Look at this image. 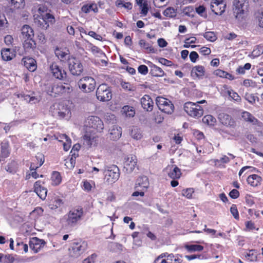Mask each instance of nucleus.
I'll return each instance as SVG.
<instances>
[{"mask_svg": "<svg viewBox=\"0 0 263 263\" xmlns=\"http://www.w3.org/2000/svg\"><path fill=\"white\" fill-rule=\"evenodd\" d=\"M233 13L236 18L241 20L247 16L249 11V2L247 0H235Z\"/></svg>", "mask_w": 263, "mask_h": 263, "instance_id": "20e7f679", "label": "nucleus"}, {"mask_svg": "<svg viewBox=\"0 0 263 263\" xmlns=\"http://www.w3.org/2000/svg\"><path fill=\"white\" fill-rule=\"evenodd\" d=\"M136 2L140 7V13L143 16H146L147 14L148 11V4L147 2H143V0H136Z\"/></svg>", "mask_w": 263, "mask_h": 263, "instance_id": "58836bf2", "label": "nucleus"}, {"mask_svg": "<svg viewBox=\"0 0 263 263\" xmlns=\"http://www.w3.org/2000/svg\"><path fill=\"white\" fill-rule=\"evenodd\" d=\"M213 74L217 77L228 79L229 80H233L235 79V77L232 74L224 71L223 70L217 69L214 71Z\"/></svg>", "mask_w": 263, "mask_h": 263, "instance_id": "c9c22d12", "label": "nucleus"}, {"mask_svg": "<svg viewBox=\"0 0 263 263\" xmlns=\"http://www.w3.org/2000/svg\"><path fill=\"white\" fill-rule=\"evenodd\" d=\"M50 69L53 76L58 79L63 80L66 77V71L55 62L50 65Z\"/></svg>", "mask_w": 263, "mask_h": 263, "instance_id": "f3484780", "label": "nucleus"}, {"mask_svg": "<svg viewBox=\"0 0 263 263\" xmlns=\"http://www.w3.org/2000/svg\"><path fill=\"white\" fill-rule=\"evenodd\" d=\"M79 88L85 92L92 91L96 87V81L91 77H85L81 78L78 83Z\"/></svg>", "mask_w": 263, "mask_h": 263, "instance_id": "f8f14e48", "label": "nucleus"}, {"mask_svg": "<svg viewBox=\"0 0 263 263\" xmlns=\"http://www.w3.org/2000/svg\"><path fill=\"white\" fill-rule=\"evenodd\" d=\"M247 181L251 186L256 187L261 184L262 178L258 175L253 174L248 176Z\"/></svg>", "mask_w": 263, "mask_h": 263, "instance_id": "7c9ffc66", "label": "nucleus"}, {"mask_svg": "<svg viewBox=\"0 0 263 263\" xmlns=\"http://www.w3.org/2000/svg\"><path fill=\"white\" fill-rule=\"evenodd\" d=\"M84 144L89 146H96L98 143L99 137L95 135V133L91 134L87 130L83 136Z\"/></svg>", "mask_w": 263, "mask_h": 263, "instance_id": "a211bd4d", "label": "nucleus"}, {"mask_svg": "<svg viewBox=\"0 0 263 263\" xmlns=\"http://www.w3.org/2000/svg\"><path fill=\"white\" fill-rule=\"evenodd\" d=\"M245 98L249 103L251 104H253L255 103L256 98L258 99L254 94H250L248 92L245 93Z\"/></svg>", "mask_w": 263, "mask_h": 263, "instance_id": "6e6d98bb", "label": "nucleus"}, {"mask_svg": "<svg viewBox=\"0 0 263 263\" xmlns=\"http://www.w3.org/2000/svg\"><path fill=\"white\" fill-rule=\"evenodd\" d=\"M140 102L144 110L147 111H151L153 110L154 102L149 95H144L141 99Z\"/></svg>", "mask_w": 263, "mask_h": 263, "instance_id": "b1692460", "label": "nucleus"}, {"mask_svg": "<svg viewBox=\"0 0 263 263\" xmlns=\"http://www.w3.org/2000/svg\"><path fill=\"white\" fill-rule=\"evenodd\" d=\"M83 214V209L81 206L72 208L65 216L67 224L70 227L75 226L81 220Z\"/></svg>", "mask_w": 263, "mask_h": 263, "instance_id": "f03ea898", "label": "nucleus"}, {"mask_svg": "<svg viewBox=\"0 0 263 263\" xmlns=\"http://www.w3.org/2000/svg\"><path fill=\"white\" fill-rule=\"evenodd\" d=\"M246 138L251 143H254L257 142V138L250 132H247L245 134Z\"/></svg>", "mask_w": 263, "mask_h": 263, "instance_id": "680f3d73", "label": "nucleus"}, {"mask_svg": "<svg viewBox=\"0 0 263 263\" xmlns=\"http://www.w3.org/2000/svg\"><path fill=\"white\" fill-rule=\"evenodd\" d=\"M263 53V47L258 45L252 51L251 56L253 58H256L261 55Z\"/></svg>", "mask_w": 263, "mask_h": 263, "instance_id": "09e8293b", "label": "nucleus"}, {"mask_svg": "<svg viewBox=\"0 0 263 263\" xmlns=\"http://www.w3.org/2000/svg\"><path fill=\"white\" fill-rule=\"evenodd\" d=\"M153 120L156 123H161L163 121L164 117L160 112H154L153 114Z\"/></svg>", "mask_w": 263, "mask_h": 263, "instance_id": "5fc2aeb1", "label": "nucleus"}, {"mask_svg": "<svg viewBox=\"0 0 263 263\" xmlns=\"http://www.w3.org/2000/svg\"><path fill=\"white\" fill-rule=\"evenodd\" d=\"M97 99L102 102L110 100L112 98V91L111 88L106 84H101L97 88L96 91Z\"/></svg>", "mask_w": 263, "mask_h": 263, "instance_id": "9b49d317", "label": "nucleus"}, {"mask_svg": "<svg viewBox=\"0 0 263 263\" xmlns=\"http://www.w3.org/2000/svg\"><path fill=\"white\" fill-rule=\"evenodd\" d=\"M62 106V105L60 103L56 102L50 106L49 111L51 112L52 116H58L61 118H64L65 116V114L61 111L60 107Z\"/></svg>", "mask_w": 263, "mask_h": 263, "instance_id": "c85d7f7f", "label": "nucleus"}, {"mask_svg": "<svg viewBox=\"0 0 263 263\" xmlns=\"http://www.w3.org/2000/svg\"><path fill=\"white\" fill-rule=\"evenodd\" d=\"M241 118L243 121L252 124V125H257L259 122L257 119L247 111H242L241 112Z\"/></svg>", "mask_w": 263, "mask_h": 263, "instance_id": "cd10ccee", "label": "nucleus"}, {"mask_svg": "<svg viewBox=\"0 0 263 263\" xmlns=\"http://www.w3.org/2000/svg\"><path fill=\"white\" fill-rule=\"evenodd\" d=\"M205 68L201 65H197L193 67L191 71L192 77L202 78L205 74Z\"/></svg>", "mask_w": 263, "mask_h": 263, "instance_id": "c756f323", "label": "nucleus"}, {"mask_svg": "<svg viewBox=\"0 0 263 263\" xmlns=\"http://www.w3.org/2000/svg\"><path fill=\"white\" fill-rule=\"evenodd\" d=\"M72 91V87L68 83H53L47 88V93L51 96H57L69 93Z\"/></svg>", "mask_w": 263, "mask_h": 263, "instance_id": "f257e3e1", "label": "nucleus"}, {"mask_svg": "<svg viewBox=\"0 0 263 263\" xmlns=\"http://www.w3.org/2000/svg\"><path fill=\"white\" fill-rule=\"evenodd\" d=\"M45 244L46 242L43 239H40L36 237L32 238L29 241L30 248L34 253L38 252Z\"/></svg>", "mask_w": 263, "mask_h": 263, "instance_id": "aec40b11", "label": "nucleus"}, {"mask_svg": "<svg viewBox=\"0 0 263 263\" xmlns=\"http://www.w3.org/2000/svg\"><path fill=\"white\" fill-rule=\"evenodd\" d=\"M51 179L52 180V184L54 185H58L60 184L62 181V177L60 173L57 171L52 172Z\"/></svg>", "mask_w": 263, "mask_h": 263, "instance_id": "a19ab883", "label": "nucleus"}, {"mask_svg": "<svg viewBox=\"0 0 263 263\" xmlns=\"http://www.w3.org/2000/svg\"><path fill=\"white\" fill-rule=\"evenodd\" d=\"M251 67V65L250 63H247L245 64L243 66H239L236 69V71L237 73L243 74L246 72V70H248L250 69Z\"/></svg>", "mask_w": 263, "mask_h": 263, "instance_id": "8fccbe9b", "label": "nucleus"}, {"mask_svg": "<svg viewBox=\"0 0 263 263\" xmlns=\"http://www.w3.org/2000/svg\"><path fill=\"white\" fill-rule=\"evenodd\" d=\"M43 184L44 182L38 180L34 183L33 186L34 192L42 200L45 199L47 193V190L43 186Z\"/></svg>", "mask_w": 263, "mask_h": 263, "instance_id": "6ab92c4d", "label": "nucleus"}, {"mask_svg": "<svg viewBox=\"0 0 263 263\" xmlns=\"http://www.w3.org/2000/svg\"><path fill=\"white\" fill-rule=\"evenodd\" d=\"M194 193V190L193 188H187L182 191V195L188 199H191L193 197V194Z\"/></svg>", "mask_w": 263, "mask_h": 263, "instance_id": "4d7b16f0", "label": "nucleus"}, {"mask_svg": "<svg viewBox=\"0 0 263 263\" xmlns=\"http://www.w3.org/2000/svg\"><path fill=\"white\" fill-rule=\"evenodd\" d=\"M34 20L37 27L43 29H47L50 25L53 24L55 22L54 16L48 13L44 15H37Z\"/></svg>", "mask_w": 263, "mask_h": 263, "instance_id": "1a4fd4ad", "label": "nucleus"}, {"mask_svg": "<svg viewBox=\"0 0 263 263\" xmlns=\"http://www.w3.org/2000/svg\"><path fill=\"white\" fill-rule=\"evenodd\" d=\"M18 168L17 162L14 160H12L5 166V170L11 174H14L17 172Z\"/></svg>", "mask_w": 263, "mask_h": 263, "instance_id": "72a5a7b5", "label": "nucleus"}, {"mask_svg": "<svg viewBox=\"0 0 263 263\" xmlns=\"http://www.w3.org/2000/svg\"><path fill=\"white\" fill-rule=\"evenodd\" d=\"M203 37L208 41L214 42L217 39V36L213 31H208L204 33Z\"/></svg>", "mask_w": 263, "mask_h": 263, "instance_id": "603ef678", "label": "nucleus"}, {"mask_svg": "<svg viewBox=\"0 0 263 263\" xmlns=\"http://www.w3.org/2000/svg\"><path fill=\"white\" fill-rule=\"evenodd\" d=\"M34 20L37 27L43 29H47L50 25L53 24L55 22L54 16L48 13L44 15H37Z\"/></svg>", "mask_w": 263, "mask_h": 263, "instance_id": "9d476101", "label": "nucleus"}, {"mask_svg": "<svg viewBox=\"0 0 263 263\" xmlns=\"http://www.w3.org/2000/svg\"><path fill=\"white\" fill-rule=\"evenodd\" d=\"M97 257V255L95 253L91 254L87 258H85L83 261V263H94Z\"/></svg>", "mask_w": 263, "mask_h": 263, "instance_id": "e2e57ef3", "label": "nucleus"}, {"mask_svg": "<svg viewBox=\"0 0 263 263\" xmlns=\"http://www.w3.org/2000/svg\"><path fill=\"white\" fill-rule=\"evenodd\" d=\"M156 103L159 109L166 114L171 115L174 111V105L168 99L160 96L157 97Z\"/></svg>", "mask_w": 263, "mask_h": 263, "instance_id": "0eeeda50", "label": "nucleus"}, {"mask_svg": "<svg viewBox=\"0 0 263 263\" xmlns=\"http://www.w3.org/2000/svg\"><path fill=\"white\" fill-rule=\"evenodd\" d=\"M23 47L25 52L31 53L36 48V43L34 38H28L22 40Z\"/></svg>", "mask_w": 263, "mask_h": 263, "instance_id": "4be33fe9", "label": "nucleus"}, {"mask_svg": "<svg viewBox=\"0 0 263 263\" xmlns=\"http://www.w3.org/2000/svg\"><path fill=\"white\" fill-rule=\"evenodd\" d=\"M202 120L203 123L210 126H214L216 122L215 118L211 115L204 116Z\"/></svg>", "mask_w": 263, "mask_h": 263, "instance_id": "c03bdc74", "label": "nucleus"}, {"mask_svg": "<svg viewBox=\"0 0 263 263\" xmlns=\"http://www.w3.org/2000/svg\"><path fill=\"white\" fill-rule=\"evenodd\" d=\"M196 12L201 16L206 17L207 14L205 8L203 6H199L196 8Z\"/></svg>", "mask_w": 263, "mask_h": 263, "instance_id": "bf43d9fd", "label": "nucleus"}, {"mask_svg": "<svg viewBox=\"0 0 263 263\" xmlns=\"http://www.w3.org/2000/svg\"><path fill=\"white\" fill-rule=\"evenodd\" d=\"M21 40L28 39V38H34V33L33 29L28 25H24L21 28Z\"/></svg>", "mask_w": 263, "mask_h": 263, "instance_id": "bb28decb", "label": "nucleus"}, {"mask_svg": "<svg viewBox=\"0 0 263 263\" xmlns=\"http://www.w3.org/2000/svg\"><path fill=\"white\" fill-rule=\"evenodd\" d=\"M63 145V149L65 151H68L71 147V140L70 138L66 140L62 143Z\"/></svg>", "mask_w": 263, "mask_h": 263, "instance_id": "69168bd1", "label": "nucleus"}, {"mask_svg": "<svg viewBox=\"0 0 263 263\" xmlns=\"http://www.w3.org/2000/svg\"><path fill=\"white\" fill-rule=\"evenodd\" d=\"M164 16L167 17L172 18L174 17L177 15V10L173 7L167 8L163 12Z\"/></svg>", "mask_w": 263, "mask_h": 263, "instance_id": "a18cd8bd", "label": "nucleus"}, {"mask_svg": "<svg viewBox=\"0 0 263 263\" xmlns=\"http://www.w3.org/2000/svg\"><path fill=\"white\" fill-rule=\"evenodd\" d=\"M181 170L176 165H172L167 173L168 176L172 179H178L181 176Z\"/></svg>", "mask_w": 263, "mask_h": 263, "instance_id": "2f4dec72", "label": "nucleus"}, {"mask_svg": "<svg viewBox=\"0 0 263 263\" xmlns=\"http://www.w3.org/2000/svg\"><path fill=\"white\" fill-rule=\"evenodd\" d=\"M9 4L14 9H20L25 6L24 0H9Z\"/></svg>", "mask_w": 263, "mask_h": 263, "instance_id": "49530a36", "label": "nucleus"}, {"mask_svg": "<svg viewBox=\"0 0 263 263\" xmlns=\"http://www.w3.org/2000/svg\"><path fill=\"white\" fill-rule=\"evenodd\" d=\"M139 45L141 47L146 50L149 52H154L155 49L153 47L152 45L147 42L145 40L141 39L139 41Z\"/></svg>", "mask_w": 263, "mask_h": 263, "instance_id": "79ce46f5", "label": "nucleus"}, {"mask_svg": "<svg viewBox=\"0 0 263 263\" xmlns=\"http://www.w3.org/2000/svg\"><path fill=\"white\" fill-rule=\"evenodd\" d=\"M68 65L70 73L74 76H79L83 71V66L80 61L75 57H71L68 59Z\"/></svg>", "mask_w": 263, "mask_h": 263, "instance_id": "ddd939ff", "label": "nucleus"}, {"mask_svg": "<svg viewBox=\"0 0 263 263\" xmlns=\"http://www.w3.org/2000/svg\"><path fill=\"white\" fill-rule=\"evenodd\" d=\"M149 186V179L145 176H141L139 177L135 182L134 189L136 191L134 192L132 194V197H143L145 192L147 191Z\"/></svg>", "mask_w": 263, "mask_h": 263, "instance_id": "7ed1b4c3", "label": "nucleus"}, {"mask_svg": "<svg viewBox=\"0 0 263 263\" xmlns=\"http://www.w3.org/2000/svg\"><path fill=\"white\" fill-rule=\"evenodd\" d=\"M54 51L56 57L62 62L68 61L71 58L69 51L66 48L56 47Z\"/></svg>", "mask_w": 263, "mask_h": 263, "instance_id": "5701e85b", "label": "nucleus"}, {"mask_svg": "<svg viewBox=\"0 0 263 263\" xmlns=\"http://www.w3.org/2000/svg\"><path fill=\"white\" fill-rule=\"evenodd\" d=\"M218 119L221 124L226 126L234 127L236 126V122L229 115L221 112L218 115Z\"/></svg>", "mask_w": 263, "mask_h": 263, "instance_id": "412c9836", "label": "nucleus"}, {"mask_svg": "<svg viewBox=\"0 0 263 263\" xmlns=\"http://www.w3.org/2000/svg\"><path fill=\"white\" fill-rule=\"evenodd\" d=\"M123 114L127 117H133L135 115V110L133 107L129 105H125L122 107Z\"/></svg>", "mask_w": 263, "mask_h": 263, "instance_id": "ea45409f", "label": "nucleus"}, {"mask_svg": "<svg viewBox=\"0 0 263 263\" xmlns=\"http://www.w3.org/2000/svg\"><path fill=\"white\" fill-rule=\"evenodd\" d=\"M137 158L135 155H127L124 159L123 169L127 173H130L137 166Z\"/></svg>", "mask_w": 263, "mask_h": 263, "instance_id": "4468645a", "label": "nucleus"}, {"mask_svg": "<svg viewBox=\"0 0 263 263\" xmlns=\"http://www.w3.org/2000/svg\"><path fill=\"white\" fill-rule=\"evenodd\" d=\"M167 253H162L159 255L155 260V263H171L168 262L167 259L164 258L166 257Z\"/></svg>", "mask_w": 263, "mask_h": 263, "instance_id": "13d9d810", "label": "nucleus"}, {"mask_svg": "<svg viewBox=\"0 0 263 263\" xmlns=\"http://www.w3.org/2000/svg\"><path fill=\"white\" fill-rule=\"evenodd\" d=\"M109 134L112 140L118 139L122 135V128L117 125H113L109 129Z\"/></svg>", "mask_w": 263, "mask_h": 263, "instance_id": "473e14b6", "label": "nucleus"}, {"mask_svg": "<svg viewBox=\"0 0 263 263\" xmlns=\"http://www.w3.org/2000/svg\"><path fill=\"white\" fill-rule=\"evenodd\" d=\"M199 52L203 55H209L211 53V50L210 48L203 46L199 49Z\"/></svg>", "mask_w": 263, "mask_h": 263, "instance_id": "0e129e2a", "label": "nucleus"}, {"mask_svg": "<svg viewBox=\"0 0 263 263\" xmlns=\"http://www.w3.org/2000/svg\"><path fill=\"white\" fill-rule=\"evenodd\" d=\"M183 108L186 113L191 117L199 118L203 115V109L198 103L187 102L184 104Z\"/></svg>", "mask_w": 263, "mask_h": 263, "instance_id": "423d86ee", "label": "nucleus"}, {"mask_svg": "<svg viewBox=\"0 0 263 263\" xmlns=\"http://www.w3.org/2000/svg\"><path fill=\"white\" fill-rule=\"evenodd\" d=\"M227 94L234 101L240 103L241 101L240 96L233 90L231 89L227 91Z\"/></svg>", "mask_w": 263, "mask_h": 263, "instance_id": "de8ad7c7", "label": "nucleus"}, {"mask_svg": "<svg viewBox=\"0 0 263 263\" xmlns=\"http://www.w3.org/2000/svg\"><path fill=\"white\" fill-rule=\"evenodd\" d=\"M1 55L3 60L8 61L15 57V53L10 48H4L1 51Z\"/></svg>", "mask_w": 263, "mask_h": 263, "instance_id": "f704fd0d", "label": "nucleus"}, {"mask_svg": "<svg viewBox=\"0 0 263 263\" xmlns=\"http://www.w3.org/2000/svg\"><path fill=\"white\" fill-rule=\"evenodd\" d=\"M109 248L111 252L121 251L122 250V245L119 243L111 242L110 243Z\"/></svg>", "mask_w": 263, "mask_h": 263, "instance_id": "3c124183", "label": "nucleus"}, {"mask_svg": "<svg viewBox=\"0 0 263 263\" xmlns=\"http://www.w3.org/2000/svg\"><path fill=\"white\" fill-rule=\"evenodd\" d=\"M23 65L30 71L33 72L37 68L36 60L29 57H24L22 60Z\"/></svg>", "mask_w": 263, "mask_h": 263, "instance_id": "393cba45", "label": "nucleus"}, {"mask_svg": "<svg viewBox=\"0 0 263 263\" xmlns=\"http://www.w3.org/2000/svg\"><path fill=\"white\" fill-rule=\"evenodd\" d=\"M150 73L154 77H163L165 74L164 71L159 67L152 64L151 66Z\"/></svg>", "mask_w": 263, "mask_h": 263, "instance_id": "e433bc0d", "label": "nucleus"}, {"mask_svg": "<svg viewBox=\"0 0 263 263\" xmlns=\"http://www.w3.org/2000/svg\"><path fill=\"white\" fill-rule=\"evenodd\" d=\"M81 10L85 13H89L91 11L97 13L98 11V8L96 4L91 3L83 5L81 8Z\"/></svg>", "mask_w": 263, "mask_h": 263, "instance_id": "4c0bfd02", "label": "nucleus"}, {"mask_svg": "<svg viewBox=\"0 0 263 263\" xmlns=\"http://www.w3.org/2000/svg\"><path fill=\"white\" fill-rule=\"evenodd\" d=\"M44 156L43 154L38 153L35 158L32 159L29 167L31 171H36L37 168L41 166L44 162Z\"/></svg>", "mask_w": 263, "mask_h": 263, "instance_id": "a878e982", "label": "nucleus"}, {"mask_svg": "<svg viewBox=\"0 0 263 263\" xmlns=\"http://www.w3.org/2000/svg\"><path fill=\"white\" fill-rule=\"evenodd\" d=\"M105 179L108 183H114L118 180L120 177V170L116 165H111L105 167L103 171Z\"/></svg>", "mask_w": 263, "mask_h": 263, "instance_id": "6e6552de", "label": "nucleus"}, {"mask_svg": "<svg viewBox=\"0 0 263 263\" xmlns=\"http://www.w3.org/2000/svg\"><path fill=\"white\" fill-rule=\"evenodd\" d=\"M226 8V3L224 0H213L211 4V9L216 15H221Z\"/></svg>", "mask_w": 263, "mask_h": 263, "instance_id": "2eb2a0df", "label": "nucleus"}, {"mask_svg": "<svg viewBox=\"0 0 263 263\" xmlns=\"http://www.w3.org/2000/svg\"><path fill=\"white\" fill-rule=\"evenodd\" d=\"M255 250H250L248 253H247L245 255L246 258L247 260L250 261H254L257 260L256 253L255 252Z\"/></svg>", "mask_w": 263, "mask_h": 263, "instance_id": "864d4df0", "label": "nucleus"}, {"mask_svg": "<svg viewBox=\"0 0 263 263\" xmlns=\"http://www.w3.org/2000/svg\"><path fill=\"white\" fill-rule=\"evenodd\" d=\"M230 212L236 219H239V213L236 204H232L230 208Z\"/></svg>", "mask_w": 263, "mask_h": 263, "instance_id": "052dcab7", "label": "nucleus"}, {"mask_svg": "<svg viewBox=\"0 0 263 263\" xmlns=\"http://www.w3.org/2000/svg\"><path fill=\"white\" fill-rule=\"evenodd\" d=\"M17 246L18 247V251L23 250L24 252L26 253L28 250V245L26 243H24L23 242H17Z\"/></svg>", "mask_w": 263, "mask_h": 263, "instance_id": "338daca9", "label": "nucleus"}, {"mask_svg": "<svg viewBox=\"0 0 263 263\" xmlns=\"http://www.w3.org/2000/svg\"><path fill=\"white\" fill-rule=\"evenodd\" d=\"M85 126L87 128L92 129V133H101L104 128V123L98 116H90L85 121Z\"/></svg>", "mask_w": 263, "mask_h": 263, "instance_id": "39448f33", "label": "nucleus"}, {"mask_svg": "<svg viewBox=\"0 0 263 263\" xmlns=\"http://www.w3.org/2000/svg\"><path fill=\"white\" fill-rule=\"evenodd\" d=\"M184 248L189 252H192L202 251L204 247L199 245H184Z\"/></svg>", "mask_w": 263, "mask_h": 263, "instance_id": "37998d69", "label": "nucleus"}, {"mask_svg": "<svg viewBox=\"0 0 263 263\" xmlns=\"http://www.w3.org/2000/svg\"><path fill=\"white\" fill-rule=\"evenodd\" d=\"M88 243L85 241L74 242L72 246V252L75 257H78L87 250Z\"/></svg>", "mask_w": 263, "mask_h": 263, "instance_id": "dca6fc26", "label": "nucleus"}, {"mask_svg": "<svg viewBox=\"0 0 263 263\" xmlns=\"http://www.w3.org/2000/svg\"><path fill=\"white\" fill-rule=\"evenodd\" d=\"M139 73L145 75L148 73V70L147 67L145 65H141L138 68Z\"/></svg>", "mask_w": 263, "mask_h": 263, "instance_id": "774afa93", "label": "nucleus"}]
</instances>
